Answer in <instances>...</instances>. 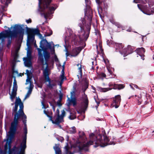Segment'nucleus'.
<instances>
[{
	"label": "nucleus",
	"instance_id": "nucleus-1",
	"mask_svg": "<svg viewBox=\"0 0 154 154\" xmlns=\"http://www.w3.org/2000/svg\"><path fill=\"white\" fill-rule=\"evenodd\" d=\"M34 47L38 51V60L43 65H46L45 67H48V42L46 39H42L40 43V49L35 43Z\"/></svg>",
	"mask_w": 154,
	"mask_h": 154
},
{
	"label": "nucleus",
	"instance_id": "nucleus-2",
	"mask_svg": "<svg viewBox=\"0 0 154 154\" xmlns=\"http://www.w3.org/2000/svg\"><path fill=\"white\" fill-rule=\"evenodd\" d=\"M23 25L15 24L14 27V31L5 30L6 33L1 32L0 33V39L3 37L5 38L8 35H10L11 37L18 38V42L20 41L21 43L23 38L24 33V29L23 28Z\"/></svg>",
	"mask_w": 154,
	"mask_h": 154
},
{
	"label": "nucleus",
	"instance_id": "nucleus-3",
	"mask_svg": "<svg viewBox=\"0 0 154 154\" xmlns=\"http://www.w3.org/2000/svg\"><path fill=\"white\" fill-rule=\"evenodd\" d=\"M89 21L88 23L86 24L85 18H81V23L79 24L80 28V30L78 32V35L82 42L86 41L89 37L91 29V25L92 21Z\"/></svg>",
	"mask_w": 154,
	"mask_h": 154
},
{
	"label": "nucleus",
	"instance_id": "nucleus-4",
	"mask_svg": "<svg viewBox=\"0 0 154 154\" xmlns=\"http://www.w3.org/2000/svg\"><path fill=\"white\" fill-rule=\"evenodd\" d=\"M148 4V7L146 5L138 4V8L144 14L147 15H150L154 13V2L153 0H145Z\"/></svg>",
	"mask_w": 154,
	"mask_h": 154
},
{
	"label": "nucleus",
	"instance_id": "nucleus-5",
	"mask_svg": "<svg viewBox=\"0 0 154 154\" xmlns=\"http://www.w3.org/2000/svg\"><path fill=\"white\" fill-rule=\"evenodd\" d=\"M106 135V134L105 132L104 134L103 135L104 137L103 139L104 142L103 143L102 135L100 134H98V137L99 138L98 140L95 142V145L94 146L95 147H97L99 146H100L101 147H104L108 145H115L116 144L115 138L113 139V141H109V140Z\"/></svg>",
	"mask_w": 154,
	"mask_h": 154
},
{
	"label": "nucleus",
	"instance_id": "nucleus-6",
	"mask_svg": "<svg viewBox=\"0 0 154 154\" xmlns=\"http://www.w3.org/2000/svg\"><path fill=\"white\" fill-rule=\"evenodd\" d=\"M26 29L28 35L26 45L29 48L31 44L33 42L35 35H39L40 31L38 29L30 28L27 27H26Z\"/></svg>",
	"mask_w": 154,
	"mask_h": 154
},
{
	"label": "nucleus",
	"instance_id": "nucleus-7",
	"mask_svg": "<svg viewBox=\"0 0 154 154\" xmlns=\"http://www.w3.org/2000/svg\"><path fill=\"white\" fill-rule=\"evenodd\" d=\"M39 7L43 12L44 18L46 20L48 18V0H39Z\"/></svg>",
	"mask_w": 154,
	"mask_h": 154
},
{
	"label": "nucleus",
	"instance_id": "nucleus-8",
	"mask_svg": "<svg viewBox=\"0 0 154 154\" xmlns=\"http://www.w3.org/2000/svg\"><path fill=\"white\" fill-rule=\"evenodd\" d=\"M85 8L84 9L85 17H87V20L90 21H92L93 17V11L91 9L90 5L91 2L90 0H85Z\"/></svg>",
	"mask_w": 154,
	"mask_h": 154
},
{
	"label": "nucleus",
	"instance_id": "nucleus-9",
	"mask_svg": "<svg viewBox=\"0 0 154 154\" xmlns=\"http://www.w3.org/2000/svg\"><path fill=\"white\" fill-rule=\"evenodd\" d=\"M54 61L55 62L56 66L57 67H65V66L66 62V61H64L63 65L62 66L56 54L54 55V56H52L51 57L50 53L49 52V65L51 63L53 65V67ZM49 67H51L49 66Z\"/></svg>",
	"mask_w": 154,
	"mask_h": 154
},
{
	"label": "nucleus",
	"instance_id": "nucleus-10",
	"mask_svg": "<svg viewBox=\"0 0 154 154\" xmlns=\"http://www.w3.org/2000/svg\"><path fill=\"white\" fill-rule=\"evenodd\" d=\"M57 7L58 5L55 3L52 2L49 4V20L52 18L53 14Z\"/></svg>",
	"mask_w": 154,
	"mask_h": 154
},
{
	"label": "nucleus",
	"instance_id": "nucleus-11",
	"mask_svg": "<svg viewBox=\"0 0 154 154\" xmlns=\"http://www.w3.org/2000/svg\"><path fill=\"white\" fill-rule=\"evenodd\" d=\"M57 7L58 5L55 3L52 2L49 4V20L52 18L53 14Z\"/></svg>",
	"mask_w": 154,
	"mask_h": 154
},
{
	"label": "nucleus",
	"instance_id": "nucleus-12",
	"mask_svg": "<svg viewBox=\"0 0 154 154\" xmlns=\"http://www.w3.org/2000/svg\"><path fill=\"white\" fill-rule=\"evenodd\" d=\"M121 101V96L119 95H116L113 98L112 103L111 104V106L112 107H114L116 108H118L120 104Z\"/></svg>",
	"mask_w": 154,
	"mask_h": 154
},
{
	"label": "nucleus",
	"instance_id": "nucleus-13",
	"mask_svg": "<svg viewBox=\"0 0 154 154\" xmlns=\"http://www.w3.org/2000/svg\"><path fill=\"white\" fill-rule=\"evenodd\" d=\"M71 96L70 99L68 97L67 100V105L69 107L70 106L72 105L73 106H75L76 105L77 103L76 101V99L75 97H73L72 96V92H71Z\"/></svg>",
	"mask_w": 154,
	"mask_h": 154
},
{
	"label": "nucleus",
	"instance_id": "nucleus-14",
	"mask_svg": "<svg viewBox=\"0 0 154 154\" xmlns=\"http://www.w3.org/2000/svg\"><path fill=\"white\" fill-rule=\"evenodd\" d=\"M133 52V49L131 46L128 45L127 48L123 49L122 55L125 57L128 55L131 54Z\"/></svg>",
	"mask_w": 154,
	"mask_h": 154
},
{
	"label": "nucleus",
	"instance_id": "nucleus-15",
	"mask_svg": "<svg viewBox=\"0 0 154 154\" xmlns=\"http://www.w3.org/2000/svg\"><path fill=\"white\" fill-rule=\"evenodd\" d=\"M85 97L83 98V104L82 105V109L84 112L86 110L89 104V100L87 95L84 93Z\"/></svg>",
	"mask_w": 154,
	"mask_h": 154
},
{
	"label": "nucleus",
	"instance_id": "nucleus-16",
	"mask_svg": "<svg viewBox=\"0 0 154 154\" xmlns=\"http://www.w3.org/2000/svg\"><path fill=\"white\" fill-rule=\"evenodd\" d=\"M135 52H136L137 54L141 57V58L142 60H144V53L145 50L144 48L143 47L138 48L135 50Z\"/></svg>",
	"mask_w": 154,
	"mask_h": 154
},
{
	"label": "nucleus",
	"instance_id": "nucleus-17",
	"mask_svg": "<svg viewBox=\"0 0 154 154\" xmlns=\"http://www.w3.org/2000/svg\"><path fill=\"white\" fill-rule=\"evenodd\" d=\"M115 85H116V84H113L112 82H110L109 83L108 86L109 87H113V88H102L101 87H98V88L100 91L105 92L109 91L111 90L112 89H114Z\"/></svg>",
	"mask_w": 154,
	"mask_h": 154
},
{
	"label": "nucleus",
	"instance_id": "nucleus-18",
	"mask_svg": "<svg viewBox=\"0 0 154 154\" xmlns=\"http://www.w3.org/2000/svg\"><path fill=\"white\" fill-rule=\"evenodd\" d=\"M49 118L50 120L52 122L53 124L56 125L58 126L60 128H62V127L60 125V123L62 122H63V121L59 119H55V116L53 118L51 116L49 115Z\"/></svg>",
	"mask_w": 154,
	"mask_h": 154
},
{
	"label": "nucleus",
	"instance_id": "nucleus-19",
	"mask_svg": "<svg viewBox=\"0 0 154 154\" xmlns=\"http://www.w3.org/2000/svg\"><path fill=\"white\" fill-rule=\"evenodd\" d=\"M8 145L9 148L8 153H14V154H16V153H19V149L18 147L15 146L12 148H11V145L10 142L8 143Z\"/></svg>",
	"mask_w": 154,
	"mask_h": 154
},
{
	"label": "nucleus",
	"instance_id": "nucleus-20",
	"mask_svg": "<svg viewBox=\"0 0 154 154\" xmlns=\"http://www.w3.org/2000/svg\"><path fill=\"white\" fill-rule=\"evenodd\" d=\"M83 48L80 47H76L73 48L72 51L71 56L75 57L77 56L82 49Z\"/></svg>",
	"mask_w": 154,
	"mask_h": 154
},
{
	"label": "nucleus",
	"instance_id": "nucleus-21",
	"mask_svg": "<svg viewBox=\"0 0 154 154\" xmlns=\"http://www.w3.org/2000/svg\"><path fill=\"white\" fill-rule=\"evenodd\" d=\"M115 48V51L116 52H119L122 54V53L123 49L124 46L122 43L119 44L115 43V45L114 47Z\"/></svg>",
	"mask_w": 154,
	"mask_h": 154
},
{
	"label": "nucleus",
	"instance_id": "nucleus-22",
	"mask_svg": "<svg viewBox=\"0 0 154 154\" xmlns=\"http://www.w3.org/2000/svg\"><path fill=\"white\" fill-rule=\"evenodd\" d=\"M16 112L14 115H16L17 117L19 119L22 118V121L23 119H26L27 117L26 115L24 114L23 111H19Z\"/></svg>",
	"mask_w": 154,
	"mask_h": 154
},
{
	"label": "nucleus",
	"instance_id": "nucleus-23",
	"mask_svg": "<svg viewBox=\"0 0 154 154\" xmlns=\"http://www.w3.org/2000/svg\"><path fill=\"white\" fill-rule=\"evenodd\" d=\"M54 44L52 41L49 42V50H50L51 55H56L54 49Z\"/></svg>",
	"mask_w": 154,
	"mask_h": 154
},
{
	"label": "nucleus",
	"instance_id": "nucleus-24",
	"mask_svg": "<svg viewBox=\"0 0 154 154\" xmlns=\"http://www.w3.org/2000/svg\"><path fill=\"white\" fill-rule=\"evenodd\" d=\"M93 142L91 140H90L88 142H87L85 144H84L82 146H78L79 148V152H81L83 149H84V147H87L90 145H91L93 144Z\"/></svg>",
	"mask_w": 154,
	"mask_h": 154
},
{
	"label": "nucleus",
	"instance_id": "nucleus-25",
	"mask_svg": "<svg viewBox=\"0 0 154 154\" xmlns=\"http://www.w3.org/2000/svg\"><path fill=\"white\" fill-rule=\"evenodd\" d=\"M72 42L74 43L75 45L78 46L80 45L81 42L82 41H80V40H79L76 35H75L72 39Z\"/></svg>",
	"mask_w": 154,
	"mask_h": 154
},
{
	"label": "nucleus",
	"instance_id": "nucleus-26",
	"mask_svg": "<svg viewBox=\"0 0 154 154\" xmlns=\"http://www.w3.org/2000/svg\"><path fill=\"white\" fill-rule=\"evenodd\" d=\"M32 59L24 58L23 60H24V63L25 65L26 66L30 67H32L31 60Z\"/></svg>",
	"mask_w": 154,
	"mask_h": 154
},
{
	"label": "nucleus",
	"instance_id": "nucleus-27",
	"mask_svg": "<svg viewBox=\"0 0 154 154\" xmlns=\"http://www.w3.org/2000/svg\"><path fill=\"white\" fill-rule=\"evenodd\" d=\"M26 74L27 76V79H26V82L25 83V85H27L28 84L27 82H28V81L31 80L32 75L31 72L28 69L26 70Z\"/></svg>",
	"mask_w": 154,
	"mask_h": 154
},
{
	"label": "nucleus",
	"instance_id": "nucleus-28",
	"mask_svg": "<svg viewBox=\"0 0 154 154\" xmlns=\"http://www.w3.org/2000/svg\"><path fill=\"white\" fill-rule=\"evenodd\" d=\"M43 73L45 82H48V68H45L43 70Z\"/></svg>",
	"mask_w": 154,
	"mask_h": 154
},
{
	"label": "nucleus",
	"instance_id": "nucleus-29",
	"mask_svg": "<svg viewBox=\"0 0 154 154\" xmlns=\"http://www.w3.org/2000/svg\"><path fill=\"white\" fill-rule=\"evenodd\" d=\"M17 125V124H16L13 122L11 123L10 131L9 132L10 134H11L12 132H14L16 130V128Z\"/></svg>",
	"mask_w": 154,
	"mask_h": 154
},
{
	"label": "nucleus",
	"instance_id": "nucleus-30",
	"mask_svg": "<svg viewBox=\"0 0 154 154\" xmlns=\"http://www.w3.org/2000/svg\"><path fill=\"white\" fill-rule=\"evenodd\" d=\"M65 112L64 110H63L62 111L61 115L60 116L59 113H58L55 119L63 121V117L65 116Z\"/></svg>",
	"mask_w": 154,
	"mask_h": 154
},
{
	"label": "nucleus",
	"instance_id": "nucleus-31",
	"mask_svg": "<svg viewBox=\"0 0 154 154\" xmlns=\"http://www.w3.org/2000/svg\"><path fill=\"white\" fill-rule=\"evenodd\" d=\"M101 52L102 54V57L103 58V61L105 63L106 66V67H110V65H109V61L108 60V59H104L103 57V55L104 54V53H103V49H101Z\"/></svg>",
	"mask_w": 154,
	"mask_h": 154
},
{
	"label": "nucleus",
	"instance_id": "nucleus-32",
	"mask_svg": "<svg viewBox=\"0 0 154 154\" xmlns=\"http://www.w3.org/2000/svg\"><path fill=\"white\" fill-rule=\"evenodd\" d=\"M136 99L137 100V104L138 105H140L143 102V100L142 99V97L141 94L140 95H135V96Z\"/></svg>",
	"mask_w": 154,
	"mask_h": 154
},
{
	"label": "nucleus",
	"instance_id": "nucleus-33",
	"mask_svg": "<svg viewBox=\"0 0 154 154\" xmlns=\"http://www.w3.org/2000/svg\"><path fill=\"white\" fill-rule=\"evenodd\" d=\"M125 85L123 84H116L115 85L114 89L120 90L124 88Z\"/></svg>",
	"mask_w": 154,
	"mask_h": 154
},
{
	"label": "nucleus",
	"instance_id": "nucleus-34",
	"mask_svg": "<svg viewBox=\"0 0 154 154\" xmlns=\"http://www.w3.org/2000/svg\"><path fill=\"white\" fill-rule=\"evenodd\" d=\"M89 136L91 137V138L92 137L93 139H94V141L92 140V139L91 140L93 141V143L94 142H95L97 140H98V138H99L98 137V135L97 137H96V136H95L94 134L93 133H92L91 134H90Z\"/></svg>",
	"mask_w": 154,
	"mask_h": 154
},
{
	"label": "nucleus",
	"instance_id": "nucleus-35",
	"mask_svg": "<svg viewBox=\"0 0 154 154\" xmlns=\"http://www.w3.org/2000/svg\"><path fill=\"white\" fill-rule=\"evenodd\" d=\"M76 113L75 112L74 113L70 112V115L69 116V119L71 120H73L76 119Z\"/></svg>",
	"mask_w": 154,
	"mask_h": 154
},
{
	"label": "nucleus",
	"instance_id": "nucleus-36",
	"mask_svg": "<svg viewBox=\"0 0 154 154\" xmlns=\"http://www.w3.org/2000/svg\"><path fill=\"white\" fill-rule=\"evenodd\" d=\"M55 85V83H51V79L49 77V88L52 89Z\"/></svg>",
	"mask_w": 154,
	"mask_h": 154
},
{
	"label": "nucleus",
	"instance_id": "nucleus-37",
	"mask_svg": "<svg viewBox=\"0 0 154 154\" xmlns=\"http://www.w3.org/2000/svg\"><path fill=\"white\" fill-rule=\"evenodd\" d=\"M88 82H87L85 81L84 85L83 88V91L84 93V94L85 93V92L86 89L88 88Z\"/></svg>",
	"mask_w": 154,
	"mask_h": 154
},
{
	"label": "nucleus",
	"instance_id": "nucleus-38",
	"mask_svg": "<svg viewBox=\"0 0 154 154\" xmlns=\"http://www.w3.org/2000/svg\"><path fill=\"white\" fill-rule=\"evenodd\" d=\"M115 42H114L112 40L109 41V40H107V45L110 47H112L113 45V47H114L115 45Z\"/></svg>",
	"mask_w": 154,
	"mask_h": 154
},
{
	"label": "nucleus",
	"instance_id": "nucleus-39",
	"mask_svg": "<svg viewBox=\"0 0 154 154\" xmlns=\"http://www.w3.org/2000/svg\"><path fill=\"white\" fill-rule=\"evenodd\" d=\"M79 137L80 139L84 138L85 137V134L84 132L83 131L81 132L79 131Z\"/></svg>",
	"mask_w": 154,
	"mask_h": 154
},
{
	"label": "nucleus",
	"instance_id": "nucleus-40",
	"mask_svg": "<svg viewBox=\"0 0 154 154\" xmlns=\"http://www.w3.org/2000/svg\"><path fill=\"white\" fill-rule=\"evenodd\" d=\"M69 133L71 134H75L76 132V128L75 127H73L69 130Z\"/></svg>",
	"mask_w": 154,
	"mask_h": 154
},
{
	"label": "nucleus",
	"instance_id": "nucleus-41",
	"mask_svg": "<svg viewBox=\"0 0 154 154\" xmlns=\"http://www.w3.org/2000/svg\"><path fill=\"white\" fill-rule=\"evenodd\" d=\"M27 57H26V58L32 59V52L31 51L29 50L27 51Z\"/></svg>",
	"mask_w": 154,
	"mask_h": 154
},
{
	"label": "nucleus",
	"instance_id": "nucleus-42",
	"mask_svg": "<svg viewBox=\"0 0 154 154\" xmlns=\"http://www.w3.org/2000/svg\"><path fill=\"white\" fill-rule=\"evenodd\" d=\"M18 119H19L17 117L16 115H14V121L12 122L18 125Z\"/></svg>",
	"mask_w": 154,
	"mask_h": 154
},
{
	"label": "nucleus",
	"instance_id": "nucleus-43",
	"mask_svg": "<svg viewBox=\"0 0 154 154\" xmlns=\"http://www.w3.org/2000/svg\"><path fill=\"white\" fill-rule=\"evenodd\" d=\"M66 36L65 38L64 39V41H65V44L64 45V46L65 47V48L66 51V56L67 57L68 56V55L67 54L68 51H67V48L66 47Z\"/></svg>",
	"mask_w": 154,
	"mask_h": 154
},
{
	"label": "nucleus",
	"instance_id": "nucleus-44",
	"mask_svg": "<svg viewBox=\"0 0 154 154\" xmlns=\"http://www.w3.org/2000/svg\"><path fill=\"white\" fill-rule=\"evenodd\" d=\"M28 82H29L30 83V85L29 87V90H31L32 91V88H33L34 85L33 84V82L31 80L28 81Z\"/></svg>",
	"mask_w": 154,
	"mask_h": 154
},
{
	"label": "nucleus",
	"instance_id": "nucleus-45",
	"mask_svg": "<svg viewBox=\"0 0 154 154\" xmlns=\"http://www.w3.org/2000/svg\"><path fill=\"white\" fill-rule=\"evenodd\" d=\"M22 103L21 99L20 98H18V99L17 98L15 101V104H17V105H19L21 103Z\"/></svg>",
	"mask_w": 154,
	"mask_h": 154
},
{
	"label": "nucleus",
	"instance_id": "nucleus-46",
	"mask_svg": "<svg viewBox=\"0 0 154 154\" xmlns=\"http://www.w3.org/2000/svg\"><path fill=\"white\" fill-rule=\"evenodd\" d=\"M107 69L110 75L113 74V71H114V68H107Z\"/></svg>",
	"mask_w": 154,
	"mask_h": 154
},
{
	"label": "nucleus",
	"instance_id": "nucleus-47",
	"mask_svg": "<svg viewBox=\"0 0 154 154\" xmlns=\"http://www.w3.org/2000/svg\"><path fill=\"white\" fill-rule=\"evenodd\" d=\"M17 95V92H15L12 91V94L11 95V98L13 99Z\"/></svg>",
	"mask_w": 154,
	"mask_h": 154
},
{
	"label": "nucleus",
	"instance_id": "nucleus-48",
	"mask_svg": "<svg viewBox=\"0 0 154 154\" xmlns=\"http://www.w3.org/2000/svg\"><path fill=\"white\" fill-rule=\"evenodd\" d=\"M26 147V144H25L21 143V150L24 151Z\"/></svg>",
	"mask_w": 154,
	"mask_h": 154
},
{
	"label": "nucleus",
	"instance_id": "nucleus-49",
	"mask_svg": "<svg viewBox=\"0 0 154 154\" xmlns=\"http://www.w3.org/2000/svg\"><path fill=\"white\" fill-rule=\"evenodd\" d=\"M44 100H45V99H43V100H42V101L41 103L42 105V108H44V109H46L48 107V105H47V106H46L45 105V104L44 103Z\"/></svg>",
	"mask_w": 154,
	"mask_h": 154
},
{
	"label": "nucleus",
	"instance_id": "nucleus-50",
	"mask_svg": "<svg viewBox=\"0 0 154 154\" xmlns=\"http://www.w3.org/2000/svg\"><path fill=\"white\" fill-rule=\"evenodd\" d=\"M32 91L31 90H29L28 92L25 97L24 100H25L27 97H29Z\"/></svg>",
	"mask_w": 154,
	"mask_h": 154
},
{
	"label": "nucleus",
	"instance_id": "nucleus-51",
	"mask_svg": "<svg viewBox=\"0 0 154 154\" xmlns=\"http://www.w3.org/2000/svg\"><path fill=\"white\" fill-rule=\"evenodd\" d=\"M19 105L20 108V109H19V111H21L22 110L23 111V109L24 106H23V103L22 102L21 103L19 104Z\"/></svg>",
	"mask_w": 154,
	"mask_h": 154
},
{
	"label": "nucleus",
	"instance_id": "nucleus-52",
	"mask_svg": "<svg viewBox=\"0 0 154 154\" xmlns=\"http://www.w3.org/2000/svg\"><path fill=\"white\" fill-rule=\"evenodd\" d=\"M114 25L119 28H122L123 27L118 22H116Z\"/></svg>",
	"mask_w": 154,
	"mask_h": 154
},
{
	"label": "nucleus",
	"instance_id": "nucleus-53",
	"mask_svg": "<svg viewBox=\"0 0 154 154\" xmlns=\"http://www.w3.org/2000/svg\"><path fill=\"white\" fill-rule=\"evenodd\" d=\"M12 73L13 75L18 74V72L17 70H15V68H12Z\"/></svg>",
	"mask_w": 154,
	"mask_h": 154
},
{
	"label": "nucleus",
	"instance_id": "nucleus-54",
	"mask_svg": "<svg viewBox=\"0 0 154 154\" xmlns=\"http://www.w3.org/2000/svg\"><path fill=\"white\" fill-rule=\"evenodd\" d=\"M60 80L64 81V80L66 79V78L65 75H60Z\"/></svg>",
	"mask_w": 154,
	"mask_h": 154
},
{
	"label": "nucleus",
	"instance_id": "nucleus-55",
	"mask_svg": "<svg viewBox=\"0 0 154 154\" xmlns=\"http://www.w3.org/2000/svg\"><path fill=\"white\" fill-rule=\"evenodd\" d=\"M12 77L14 78L13 86H17V82L16 80V77L13 75Z\"/></svg>",
	"mask_w": 154,
	"mask_h": 154
},
{
	"label": "nucleus",
	"instance_id": "nucleus-56",
	"mask_svg": "<svg viewBox=\"0 0 154 154\" xmlns=\"http://www.w3.org/2000/svg\"><path fill=\"white\" fill-rule=\"evenodd\" d=\"M15 106L14 109L13 110V112L15 113L17 112V110L18 109V105H17V104H15Z\"/></svg>",
	"mask_w": 154,
	"mask_h": 154
},
{
	"label": "nucleus",
	"instance_id": "nucleus-57",
	"mask_svg": "<svg viewBox=\"0 0 154 154\" xmlns=\"http://www.w3.org/2000/svg\"><path fill=\"white\" fill-rule=\"evenodd\" d=\"M26 121H27L26 119H23V121H22L23 123L24 124V129L27 128V125H26Z\"/></svg>",
	"mask_w": 154,
	"mask_h": 154
},
{
	"label": "nucleus",
	"instance_id": "nucleus-58",
	"mask_svg": "<svg viewBox=\"0 0 154 154\" xmlns=\"http://www.w3.org/2000/svg\"><path fill=\"white\" fill-rule=\"evenodd\" d=\"M26 136H25L23 137L22 143H21L26 144Z\"/></svg>",
	"mask_w": 154,
	"mask_h": 154
},
{
	"label": "nucleus",
	"instance_id": "nucleus-59",
	"mask_svg": "<svg viewBox=\"0 0 154 154\" xmlns=\"http://www.w3.org/2000/svg\"><path fill=\"white\" fill-rule=\"evenodd\" d=\"M82 68H79V74L80 75L81 78H82Z\"/></svg>",
	"mask_w": 154,
	"mask_h": 154
},
{
	"label": "nucleus",
	"instance_id": "nucleus-60",
	"mask_svg": "<svg viewBox=\"0 0 154 154\" xmlns=\"http://www.w3.org/2000/svg\"><path fill=\"white\" fill-rule=\"evenodd\" d=\"M17 86H13L12 91L16 92L17 91Z\"/></svg>",
	"mask_w": 154,
	"mask_h": 154
},
{
	"label": "nucleus",
	"instance_id": "nucleus-61",
	"mask_svg": "<svg viewBox=\"0 0 154 154\" xmlns=\"http://www.w3.org/2000/svg\"><path fill=\"white\" fill-rule=\"evenodd\" d=\"M95 33L96 35H99L100 34V32L99 31H98V30H96L95 29Z\"/></svg>",
	"mask_w": 154,
	"mask_h": 154
},
{
	"label": "nucleus",
	"instance_id": "nucleus-62",
	"mask_svg": "<svg viewBox=\"0 0 154 154\" xmlns=\"http://www.w3.org/2000/svg\"><path fill=\"white\" fill-rule=\"evenodd\" d=\"M61 101L58 100L57 102V105L59 106H61L62 105V104L61 103Z\"/></svg>",
	"mask_w": 154,
	"mask_h": 154
},
{
	"label": "nucleus",
	"instance_id": "nucleus-63",
	"mask_svg": "<svg viewBox=\"0 0 154 154\" xmlns=\"http://www.w3.org/2000/svg\"><path fill=\"white\" fill-rule=\"evenodd\" d=\"M53 32L52 30L49 28V36H51Z\"/></svg>",
	"mask_w": 154,
	"mask_h": 154
},
{
	"label": "nucleus",
	"instance_id": "nucleus-64",
	"mask_svg": "<svg viewBox=\"0 0 154 154\" xmlns=\"http://www.w3.org/2000/svg\"><path fill=\"white\" fill-rule=\"evenodd\" d=\"M64 69L65 68H62L61 71V75H65Z\"/></svg>",
	"mask_w": 154,
	"mask_h": 154
}]
</instances>
